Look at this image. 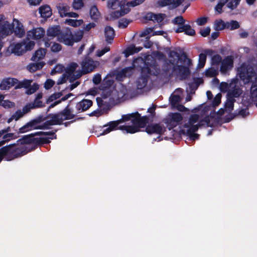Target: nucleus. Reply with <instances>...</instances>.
Wrapping results in <instances>:
<instances>
[{"label": "nucleus", "instance_id": "obj_18", "mask_svg": "<svg viewBox=\"0 0 257 257\" xmlns=\"http://www.w3.org/2000/svg\"><path fill=\"white\" fill-rule=\"evenodd\" d=\"M58 13L61 17H69L71 18H78L79 15L75 12H70V7L66 4H59L57 7Z\"/></svg>", "mask_w": 257, "mask_h": 257}, {"label": "nucleus", "instance_id": "obj_6", "mask_svg": "<svg viewBox=\"0 0 257 257\" xmlns=\"http://www.w3.org/2000/svg\"><path fill=\"white\" fill-rule=\"evenodd\" d=\"M83 36L82 31H79L73 34L70 30L66 33H61L58 37V40L67 46H72L74 43L81 41Z\"/></svg>", "mask_w": 257, "mask_h": 257}, {"label": "nucleus", "instance_id": "obj_38", "mask_svg": "<svg viewBox=\"0 0 257 257\" xmlns=\"http://www.w3.org/2000/svg\"><path fill=\"white\" fill-rule=\"evenodd\" d=\"M139 36L141 39L139 40L138 44H140L141 42L143 41V38H145L146 40H149L153 36V28H149L145 29L140 33Z\"/></svg>", "mask_w": 257, "mask_h": 257}, {"label": "nucleus", "instance_id": "obj_63", "mask_svg": "<svg viewBox=\"0 0 257 257\" xmlns=\"http://www.w3.org/2000/svg\"><path fill=\"white\" fill-rule=\"evenodd\" d=\"M206 59V55L204 54H201L199 55V66L200 67H203L205 63Z\"/></svg>", "mask_w": 257, "mask_h": 257}, {"label": "nucleus", "instance_id": "obj_26", "mask_svg": "<svg viewBox=\"0 0 257 257\" xmlns=\"http://www.w3.org/2000/svg\"><path fill=\"white\" fill-rule=\"evenodd\" d=\"M92 104L91 100L84 99L76 104V108L78 112H83L89 108Z\"/></svg>", "mask_w": 257, "mask_h": 257}, {"label": "nucleus", "instance_id": "obj_48", "mask_svg": "<svg viewBox=\"0 0 257 257\" xmlns=\"http://www.w3.org/2000/svg\"><path fill=\"white\" fill-rule=\"evenodd\" d=\"M198 124L200 127H213V124L210 123V117L209 116H206L203 119L200 120Z\"/></svg>", "mask_w": 257, "mask_h": 257}, {"label": "nucleus", "instance_id": "obj_52", "mask_svg": "<svg viewBox=\"0 0 257 257\" xmlns=\"http://www.w3.org/2000/svg\"><path fill=\"white\" fill-rule=\"evenodd\" d=\"M241 103L242 105L247 108L248 109V107H250L253 103H254V99L250 98V97H242Z\"/></svg>", "mask_w": 257, "mask_h": 257}, {"label": "nucleus", "instance_id": "obj_33", "mask_svg": "<svg viewBox=\"0 0 257 257\" xmlns=\"http://www.w3.org/2000/svg\"><path fill=\"white\" fill-rule=\"evenodd\" d=\"M61 33L59 26H52L49 27L47 31V35L50 37H58V36Z\"/></svg>", "mask_w": 257, "mask_h": 257}, {"label": "nucleus", "instance_id": "obj_58", "mask_svg": "<svg viewBox=\"0 0 257 257\" xmlns=\"http://www.w3.org/2000/svg\"><path fill=\"white\" fill-rule=\"evenodd\" d=\"M84 4L83 0H74L72 7L74 10H77L81 9L83 7Z\"/></svg>", "mask_w": 257, "mask_h": 257}, {"label": "nucleus", "instance_id": "obj_28", "mask_svg": "<svg viewBox=\"0 0 257 257\" xmlns=\"http://www.w3.org/2000/svg\"><path fill=\"white\" fill-rule=\"evenodd\" d=\"M18 80L15 78H8L3 79L0 84V88L5 90L18 83Z\"/></svg>", "mask_w": 257, "mask_h": 257}, {"label": "nucleus", "instance_id": "obj_16", "mask_svg": "<svg viewBox=\"0 0 257 257\" xmlns=\"http://www.w3.org/2000/svg\"><path fill=\"white\" fill-rule=\"evenodd\" d=\"M207 98L209 100H210L209 102H208V103L210 102H211V103L208 104H207L206 103L203 104L201 105L199 107H196L193 109L192 112H198L200 109V108L202 107L203 105H205L203 109V111L204 112L210 110L212 108L214 109L216 106L219 105L221 102V97H207Z\"/></svg>", "mask_w": 257, "mask_h": 257}, {"label": "nucleus", "instance_id": "obj_12", "mask_svg": "<svg viewBox=\"0 0 257 257\" xmlns=\"http://www.w3.org/2000/svg\"><path fill=\"white\" fill-rule=\"evenodd\" d=\"M32 80L25 79L21 82H18V85L16 86V88H25L27 89L26 93L28 95H31L35 93L39 88V85L37 83H33Z\"/></svg>", "mask_w": 257, "mask_h": 257}, {"label": "nucleus", "instance_id": "obj_47", "mask_svg": "<svg viewBox=\"0 0 257 257\" xmlns=\"http://www.w3.org/2000/svg\"><path fill=\"white\" fill-rule=\"evenodd\" d=\"M44 65V63L43 62L32 63L28 66V69L31 72H34L41 69Z\"/></svg>", "mask_w": 257, "mask_h": 257}, {"label": "nucleus", "instance_id": "obj_51", "mask_svg": "<svg viewBox=\"0 0 257 257\" xmlns=\"http://www.w3.org/2000/svg\"><path fill=\"white\" fill-rule=\"evenodd\" d=\"M121 123L120 120H115V121H111L109 122L107 125H104V126H108V127L111 129V131L119 130V127L120 125L119 124Z\"/></svg>", "mask_w": 257, "mask_h": 257}, {"label": "nucleus", "instance_id": "obj_22", "mask_svg": "<svg viewBox=\"0 0 257 257\" xmlns=\"http://www.w3.org/2000/svg\"><path fill=\"white\" fill-rule=\"evenodd\" d=\"M31 145H32V146L29 148L26 146H19L15 144L16 148L23 149V150H24V152L21 155V157L26 155L28 153L35 150L38 147H40L39 138H35V137H32Z\"/></svg>", "mask_w": 257, "mask_h": 257}, {"label": "nucleus", "instance_id": "obj_4", "mask_svg": "<svg viewBox=\"0 0 257 257\" xmlns=\"http://www.w3.org/2000/svg\"><path fill=\"white\" fill-rule=\"evenodd\" d=\"M23 149L16 148L15 144L3 147L0 149V163L3 160L11 161L21 157V155L24 152Z\"/></svg>", "mask_w": 257, "mask_h": 257}, {"label": "nucleus", "instance_id": "obj_2", "mask_svg": "<svg viewBox=\"0 0 257 257\" xmlns=\"http://www.w3.org/2000/svg\"><path fill=\"white\" fill-rule=\"evenodd\" d=\"M51 119L47 120V123L49 126L55 125H61L63 121L65 120L73 119L75 114L73 113V110L68 104L62 110L56 113H50Z\"/></svg>", "mask_w": 257, "mask_h": 257}, {"label": "nucleus", "instance_id": "obj_25", "mask_svg": "<svg viewBox=\"0 0 257 257\" xmlns=\"http://www.w3.org/2000/svg\"><path fill=\"white\" fill-rule=\"evenodd\" d=\"M184 0H159L158 4L160 7L168 6L170 9L178 7Z\"/></svg>", "mask_w": 257, "mask_h": 257}, {"label": "nucleus", "instance_id": "obj_42", "mask_svg": "<svg viewBox=\"0 0 257 257\" xmlns=\"http://www.w3.org/2000/svg\"><path fill=\"white\" fill-rule=\"evenodd\" d=\"M190 124L191 125H189L187 126V125H185V124H184V127L187 128V130H182L181 131V133L183 134H186V135L192 134V133H194L195 132H196L198 130L199 127H200L198 125V124Z\"/></svg>", "mask_w": 257, "mask_h": 257}, {"label": "nucleus", "instance_id": "obj_24", "mask_svg": "<svg viewBox=\"0 0 257 257\" xmlns=\"http://www.w3.org/2000/svg\"><path fill=\"white\" fill-rule=\"evenodd\" d=\"M107 82H108V84H107V86H104L103 85H104V84H103V85L101 86V88L98 89L96 87L93 88L89 90L87 92L86 94L92 96L101 94L100 93V91L103 90L104 92H105V93H103L102 94L106 96V95L108 94L109 91L111 90L110 85L111 82L110 81Z\"/></svg>", "mask_w": 257, "mask_h": 257}, {"label": "nucleus", "instance_id": "obj_57", "mask_svg": "<svg viewBox=\"0 0 257 257\" xmlns=\"http://www.w3.org/2000/svg\"><path fill=\"white\" fill-rule=\"evenodd\" d=\"M2 105L5 108H10L15 106V104L14 102H12L9 100H4L2 98Z\"/></svg>", "mask_w": 257, "mask_h": 257}, {"label": "nucleus", "instance_id": "obj_46", "mask_svg": "<svg viewBox=\"0 0 257 257\" xmlns=\"http://www.w3.org/2000/svg\"><path fill=\"white\" fill-rule=\"evenodd\" d=\"M164 15L163 14H154L153 13H149L147 15V18L153 21L160 23L163 21L164 19Z\"/></svg>", "mask_w": 257, "mask_h": 257}, {"label": "nucleus", "instance_id": "obj_61", "mask_svg": "<svg viewBox=\"0 0 257 257\" xmlns=\"http://www.w3.org/2000/svg\"><path fill=\"white\" fill-rule=\"evenodd\" d=\"M134 114V112L122 115L121 118L120 119H118V120H120L121 123L123 121H128L130 120H132Z\"/></svg>", "mask_w": 257, "mask_h": 257}, {"label": "nucleus", "instance_id": "obj_53", "mask_svg": "<svg viewBox=\"0 0 257 257\" xmlns=\"http://www.w3.org/2000/svg\"><path fill=\"white\" fill-rule=\"evenodd\" d=\"M169 102L173 109H175L176 105H177L182 100L183 97H169Z\"/></svg>", "mask_w": 257, "mask_h": 257}, {"label": "nucleus", "instance_id": "obj_60", "mask_svg": "<svg viewBox=\"0 0 257 257\" xmlns=\"http://www.w3.org/2000/svg\"><path fill=\"white\" fill-rule=\"evenodd\" d=\"M225 4L219 1L218 4L215 7V12L216 14H220L222 12V8Z\"/></svg>", "mask_w": 257, "mask_h": 257}, {"label": "nucleus", "instance_id": "obj_27", "mask_svg": "<svg viewBox=\"0 0 257 257\" xmlns=\"http://www.w3.org/2000/svg\"><path fill=\"white\" fill-rule=\"evenodd\" d=\"M233 67V59L231 56L225 58L221 62L220 71L222 73H225L230 70Z\"/></svg>", "mask_w": 257, "mask_h": 257}, {"label": "nucleus", "instance_id": "obj_41", "mask_svg": "<svg viewBox=\"0 0 257 257\" xmlns=\"http://www.w3.org/2000/svg\"><path fill=\"white\" fill-rule=\"evenodd\" d=\"M119 129L121 131H125L126 133L130 134H135L140 131L137 126L133 124L132 125H120Z\"/></svg>", "mask_w": 257, "mask_h": 257}, {"label": "nucleus", "instance_id": "obj_54", "mask_svg": "<svg viewBox=\"0 0 257 257\" xmlns=\"http://www.w3.org/2000/svg\"><path fill=\"white\" fill-rule=\"evenodd\" d=\"M173 23L177 26V28L183 27L185 25V21L182 16H178L174 19L172 21Z\"/></svg>", "mask_w": 257, "mask_h": 257}, {"label": "nucleus", "instance_id": "obj_39", "mask_svg": "<svg viewBox=\"0 0 257 257\" xmlns=\"http://www.w3.org/2000/svg\"><path fill=\"white\" fill-rule=\"evenodd\" d=\"M143 47L141 46L136 47L135 45H131L127 47L123 52V53L126 57L131 55H133L136 53H138L142 49Z\"/></svg>", "mask_w": 257, "mask_h": 257}, {"label": "nucleus", "instance_id": "obj_59", "mask_svg": "<svg viewBox=\"0 0 257 257\" xmlns=\"http://www.w3.org/2000/svg\"><path fill=\"white\" fill-rule=\"evenodd\" d=\"M218 73L217 68H215L214 67H211L206 71V76L207 77H214Z\"/></svg>", "mask_w": 257, "mask_h": 257}, {"label": "nucleus", "instance_id": "obj_36", "mask_svg": "<svg viewBox=\"0 0 257 257\" xmlns=\"http://www.w3.org/2000/svg\"><path fill=\"white\" fill-rule=\"evenodd\" d=\"M32 137H34L33 134L25 135L17 141V144L19 146H25V145H31Z\"/></svg>", "mask_w": 257, "mask_h": 257}, {"label": "nucleus", "instance_id": "obj_31", "mask_svg": "<svg viewBox=\"0 0 257 257\" xmlns=\"http://www.w3.org/2000/svg\"><path fill=\"white\" fill-rule=\"evenodd\" d=\"M104 36L106 41L111 43L115 36L113 29L111 27L106 26L104 29Z\"/></svg>", "mask_w": 257, "mask_h": 257}, {"label": "nucleus", "instance_id": "obj_45", "mask_svg": "<svg viewBox=\"0 0 257 257\" xmlns=\"http://www.w3.org/2000/svg\"><path fill=\"white\" fill-rule=\"evenodd\" d=\"M124 0H108L107 7L108 8L114 10H117L121 5Z\"/></svg>", "mask_w": 257, "mask_h": 257}, {"label": "nucleus", "instance_id": "obj_32", "mask_svg": "<svg viewBox=\"0 0 257 257\" xmlns=\"http://www.w3.org/2000/svg\"><path fill=\"white\" fill-rule=\"evenodd\" d=\"M175 31L177 33L184 32L186 35L189 36H193L195 34L194 30L190 26L186 24H185L182 27L177 28Z\"/></svg>", "mask_w": 257, "mask_h": 257}, {"label": "nucleus", "instance_id": "obj_30", "mask_svg": "<svg viewBox=\"0 0 257 257\" xmlns=\"http://www.w3.org/2000/svg\"><path fill=\"white\" fill-rule=\"evenodd\" d=\"M89 14L91 19L94 21H97L101 17V14L95 5L90 8Z\"/></svg>", "mask_w": 257, "mask_h": 257}, {"label": "nucleus", "instance_id": "obj_64", "mask_svg": "<svg viewBox=\"0 0 257 257\" xmlns=\"http://www.w3.org/2000/svg\"><path fill=\"white\" fill-rule=\"evenodd\" d=\"M257 82L253 83L250 88V92L252 96H257Z\"/></svg>", "mask_w": 257, "mask_h": 257}, {"label": "nucleus", "instance_id": "obj_1", "mask_svg": "<svg viewBox=\"0 0 257 257\" xmlns=\"http://www.w3.org/2000/svg\"><path fill=\"white\" fill-rule=\"evenodd\" d=\"M13 32L19 38H22L25 34L23 25L20 22L14 19L12 25L2 16L0 17V38L11 35Z\"/></svg>", "mask_w": 257, "mask_h": 257}, {"label": "nucleus", "instance_id": "obj_7", "mask_svg": "<svg viewBox=\"0 0 257 257\" xmlns=\"http://www.w3.org/2000/svg\"><path fill=\"white\" fill-rule=\"evenodd\" d=\"M237 76L244 84L256 80V74L251 66L248 64H242L237 70Z\"/></svg>", "mask_w": 257, "mask_h": 257}, {"label": "nucleus", "instance_id": "obj_13", "mask_svg": "<svg viewBox=\"0 0 257 257\" xmlns=\"http://www.w3.org/2000/svg\"><path fill=\"white\" fill-rule=\"evenodd\" d=\"M150 116L148 115L142 116L140 113L136 111L134 112L132 122L133 125L137 126L138 128L140 130V128L145 127L149 123L150 120Z\"/></svg>", "mask_w": 257, "mask_h": 257}, {"label": "nucleus", "instance_id": "obj_29", "mask_svg": "<svg viewBox=\"0 0 257 257\" xmlns=\"http://www.w3.org/2000/svg\"><path fill=\"white\" fill-rule=\"evenodd\" d=\"M84 23L82 19H77V18H67L64 21V24L74 28L81 26Z\"/></svg>", "mask_w": 257, "mask_h": 257}, {"label": "nucleus", "instance_id": "obj_20", "mask_svg": "<svg viewBox=\"0 0 257 257\" xmlns=\"http://www.w3.org/2000/svg\"><path fill=\"white\" fill-rule=\"evenodd\" d=\"M114 97H96L97 105L103 111L110 110L112 107L111 102L114 100Z\"/></svg>", "mask_w": 257, "mask_h": 257}, {"label": "nucleus", "instance_id": "obj_56", "mask_svg": "<svg viewBox=\"0 0 257 257\" xmlns=\"http://www.w3.org/2000/svg\"><path fill=\"white\" fill-rule=\"evenodd\" d=\"M239 27V25L238 22L236 21H232L230 22L226 23V28L233 30L236 29Z\"/></svg>", "mask_w": 257, "mask_h": 257}, {"label": "nucleus", "instance_id": "obj_62", "mask_svg": "<svg viewBox=\"0 0 257 257\" xmlns=\"http://www.w3.org/2000/svg\"><path fill=\"white\" fill-rule=\"evenodd\" d=\"M62 49V47L60 44L54 42L52 44L51 47V50L53 52H58L60 51Z\"/></svg>", "mask_w": 257, "mask_h": 257}, {"label": "nucleus", "instance_id": "obj_43", "mask_svg": "<svg viewBox=\"0 0 257 257\" xmlns=\"http://www.w3.org/2000/svg\"><path fill=\"white\" fill-rule=\"evenodd\" d=\"M17 136L14 133L4 134L3 140L0 141V147L3 146L5 143L9 141L17 138Z\"/></svg>", "mask_w": 257, "mask_h": 257}, {"label": "nucleus", "instance_id": "obj_23", "mask_svg": "<svg viewBox=\"0 0 257 257\" xmlns=\"http://www.w3.org/2000/svg\"><path fill=\"white\" fill-rule=\"evenodd\" d=\"M146 132L148 134H156L159 135H163L166 132V128L160 123L149 124L146 127Z\"/></svg>", "mask_w": 257, "mask_h": 257}, {"label": "nucleus", "instance_id": "obj_3", "mask_svg": "<svg viewBox=\"0 0 257 257\" xmlns=\"http://www.w3.org/2000/svg\"><path fill=\"white\" fill-rule=\"evenodd\" d=\"M169 62L170 68H172L176 74L180 75L183 78H185L189 74V69L188 67L180 65L181 62L177 52L175 51L170 52Z\"/></svg>", "mask_w": 257, "mask_h": 257}, {"label": "nucleus", "instance_id": "obj_40", "mask_svg": "<svg viewBox=\"0 0 257 257\" xmlns=\"http://www.w3.org/2000/svg\"><path fill=\"white\" fill-rule=\"evenodd\" d=\"M46 53V50L43 48H40L35 52L32 57V60L34 61H39L44 58Z\"/></svg>", "mask_w": 257, "mask_h": 257}, {"label": "nucleus", "instance_id": "obj_19", "mask_svg": "<svg viewBox=\"0 0 257 257\" xmlns=\"http://www.w3.org/2000/svg\"><path fill=\"white\" fill-rule=\"evenodd\" d=\"M249 114L247 108L236 109L233 113L228 114L225 116L224 119L225 122H229L236 117L245 118Z\"/></svg>", "mask_w": 257, "mask_h": 257}, {"label": "nucleus", "instance_id": "obj_44", "mask_svg": "<svg viewBox=\"0 0 257 257\" xmlns=\"http://www.w3.org/2000/svg\"><path fill=\"white\" fill-rule=\"evenodd\" d=\"M48 119H49L48 120L51 119L50 113L47 114L46 116H44V115L42 114L39 115V116L33 119L32 120L36 125L42 126L43 125V123L42 124H41V123Z\"/></svg>", "mask_w": 257, "mask_h": 257}, {"label": "nucleus", "instance_id": "obj_17", "mask_svg": "<svg viewBox=\"0 0 257 257\" xmlns=\"http://www.w3.org/2000/svg\"><path fill=\"white\" fill-rule=\"evenodd\" d=\"M99 63L89 58H85L81 63L83 74L90 72L98 66Z\"/></svg>", "mask_w": 257, "mask_h": 257}, {"label": "nucleus", "instance_id": "obj_21", "mask_svg": "<svg viewBox=\"0 0 257 257\" xmlns=\"http://www.w3.org/2000/svg\"><path fill=\"white\" fill-rule=\"evenodd\" d=\"M151 73V68H144L142 71V76L137 82V88L140 89L144 88L147 84L148 74Z\"/></svg>", "mask_w": 257, "mask_h": 257}, {"label": "nucleus", "instance_id": "obj_49", "mask_svg": "<svg viewBox=\"0 0 257 257\" xmlns=\"http://www.w3.org/2000/svg\"><path fill=\"white\" fill-rule=\"evenodd\" d=\"M226 23H225L222 20H216L214 23V28L217 31L222 30L226 28Z\"/></svg>", "mask_w": 257, "mask_h": 257}, {"label": "nucleus", "instance_id": "obj_14", "mask_svg": "<svg viewBox=\"0 0 257 257\" xmlns=\"http://www.w3.org/2000/svg\"><path fill=\"white\" fill-rule=\"evenodd\" d=\"M45 33V30L41 27L34 28L27 32L26 40H34L39 42L44 37Z\"/></svg>", "mask_w": 257, "mask_h": 257}, {"label": "nucleus", "instance_id": "obj_55", "mask_svg": "<svg viewBox=\"0 0 257 257\" xmlns=\"http://www.w3.org/2000/svg\"><path fill=\"white\" fill-rule=\"evenodd\" d=\"M199 116L198 114H194L190 115L188 122L185 123V125H191L190 124H194L199 120Z\"/></svg>", "mask_w": 257, "mask_h": 257}, {"label": "nucleus", "instance_id": "obj_35", "mask_svg": "<svg viewBox=\"0 0 257 257\" xmlns=\"http://www.w3.org/2000/svg\"><path fill=\"white\" fill-rule=\"evenodd\" d=\"M235 97H227V99L224 103V107L226 112L229 114L231 113V111L234 108V103L235 102Z\"/></svg>", "mask_w": 257, "mask_h": 257}, {"label": "nucleus", "instance_id": "obj_9", "mask_svg": "<svg viewBox=\"0 0 257 257\" xmlns=\"http://www.w3.org/2000/svg\"><path fill=\"white\" fill-rule=\"evenodd\" d=\"M145 1V0H133L130 2H126L125 1H123L121 5L119 7V8L114 13H112L111 17L113 18H116L123 16L130 11L131 7H133L137 6L142 4Z\"/></svg>", "mask_w": 257, "mask_h": 257}, {"label": "nucleus", "instance_id": "obj_50", "mask_svg": "<svg viewBox=\"0 0 257 257\" xmlns=\"http://www.w3.org/2000/svg\"><path fill=\"white\" fill-rule=\"evenodd\" d=\"M42 97H35L34 101L31 102L32 107L34 108L43 107L45 106V102H43L41 99Z\"/></svg>", "mask_w": 257, "mask_h": 257}, {"label": "nucleus", "instance_id": "obj_10", "mask_svg": "<svg viewBox=\"0 0 257 257\" xmlns=\"http://www.w3.org/2000/svg\"><path fill=\"white\" fill-rule=\"evenodd\" d=\"M183 120V116L179 112H170L164 119L166 127L171 130L179 125Z\"/></svg>", "mask_w": 257, "mask_h": 257}, {"label": "nucleus", "instance_id": "obj_15", "mask_svg": "<svg viewBox=\"0 0 257 257\" xmlns=\"http://www.w3.org/2000/svg\"><path fill=\"white\" fill-rule=\"evenodd\" d=\"M50 128L49 124L47 123V120L45 121V122L43 123V126H40L39 125H36L32 119L24 125L20 127L19 129L18 133L23 134L34 130H45L49 129Z\"/></svg>", "mask_w": 257, "mask_h": 257}, {"label": "nucleus", "instance_id": "obj_37", "mask_svg": "<svg viewBox=\"0 0 257 257\" xmlns=\"http://www.w3.org/2000/svg\"><path fill=\"white\" fill-rule=\"evenodd\" d=\"M39 13L42 18H47L51 16L52 11L49 6L44 5L39 8Z\"/></svg>", "mask_w": 257, "mask_h": 257}, {"label": "nucleus", "instance_id": "obj_5", "mask_svg": "<svg viewBox=\"0 0 257 257\" xmlns=\"http://www.w3.org/2000/svg\"><path fill=\"white\" fill-rule=\"evenodd\" d=\"M241 85L240 81L236 78L232 79L229 84L221 83L220 89L222 92H227V96H239L242 93V90L240 88Z\"/></svg>", "mask_w": 257, "mask_h": 257}, {"label": "nucleus", "instance_id": "obj_11", "mask_svg": "<svg viewBox=\"0 0 257 257\" xmlns=\"http://www.w3.org/2000/svg\"><path fill=\"white\" fill-rule=\"evenodd\" d=\"M66 73L68 77H70V82L72 80L80 77L82 74V70H80L78 64L76 63H71L66 68Z\"/></svg>", "mask_w": 257, "mask_h": 257}, {"label": "nucleus", "instance_id": "obj_8", "mask_svg": "<svg viewBox=\"0 0 257 257\" xmlns=\"http://www.w3.org/2000/svg\"><path fill=\"white\" fill-rule=\"evenodd\" d=\"M35 43L33 41H27L26 40L18 43L11 44L9 49L12 53L17 55H21L27 51L33 49L35 46Z\"/></svg>", "mask_w": 257, "mask_h": 257}, {"label": "nucleus", "instance_id": "obj_34", "mask_svg": "<svg viewBox=\"0 0 257 257\" xmlns=\"http://www.w3.org/2000/svg\"><path fill=\"white\" fill-rule=\"evenodd\" d=\"M59 97H48L46 101V103H49L51 102H52L54 101V102L52 103L48 107L47 109V111H49L50 109L51 108L54 107L57 104L61 103L62 101H64L66 100H67L69 97H62L61 99L60 100H57V98H59Z\"/></svg>", "mask_w": 257, "mask_h": 257}]
</instances>
